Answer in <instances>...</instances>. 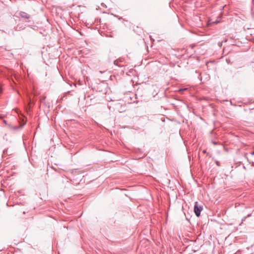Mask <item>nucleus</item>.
<instances>
[{
	"instance_id": "obj_4",
	"label": "nucleus",
	"mask_w": 254,
	"mask_h": 254,
	"mask_svg": "<svg viewBox=\"0 0 254 254\" xmlns=\"http://www.w3.org/2000/svg\"><path fill=\"white\" fill-rule=\"evenodd\" d=\"M186 89H179V91H184L185 90H186Z\"/></svg>"
},
{
	"instance_id": "obj_7",
	"label": "nucleus",
	"mask_w": 254,
	"mask_h": 254,
	"mask_svg": "<svg viewBox=\"0 0 254 254\" xmlns=\"http://www.w3.org/2000/svg\"><path fill=\"white\" fill-rule=\"evenodd\" d=\"M216 164H217L218 166H219V162H218V161H217V162H216Z\"/></svg>"
},
{
	"instance_id": "obj_2",
	"label": "nucleus",
	"mask_w": 254,
	"mask_h": 254,
	"mask_svg": "<svg viewBox=\"0 0 254 254\" xmlns=\"http://www.w3.org/2000/svg\"><path fill=\"white\" fill-rule=\"evenodd\" d=\"M19 14L22 18L25 19H29L30 17V15L28 13L23 11H20Z\"/></svg>"
},
{
	"instance_id": "obj_8",
	"label": "nucleus",
	"mask_w": 254,
	"mask_h": 254,
	"mask_svg": "<svg viewBox=\"0 0 254 254\" xmlns=\"http://www.w3.org/2000/svg\"><path fill=\"white\" fill-rule=\"evenodd\" d=\"M251 154H252V155H254V152H253L252 153H251Z\"/></svg>"
},
{
	"instance_id": "obj_3",
	"label": "nucleus",
	"mask_w": 254,
	"mask_h": 254,
	"mask_svg": "<svg viewBox=\"0 0 254 254\" xmlns=\"http://www.w3.org/2000/svg\"><path fill=\"white\" fill-rule=\"evenodd\" d=\"M118 62H118V60H115V61H114V64H116V65H118Z\"/></svg>"
},
{
	"instance_id": "obj_5",
	"label": "nucleus",
	"mask_w": 254,
	"mask_h": 254,
	"mask_svg": "<svg viewBox=\"0 0 254 254\" xmlns=\"http://www.w3.org/2000/svg\"><path fill=\"white\" fill-rule=\"evenodd\" d=\"M202 152L203 153H205L206 152V150H203Z\"/></svg>"
},
{
	"instance_id": "obj_1",
	"label": "nucleus",
	"mask_w": 254,
	"mask_h": 254,
	"mask_svg": "<svg viewBox=\"0 0 254 254\" xmlns=\"http://www.w3.org/2000/svg\"><path fill=\"white\" fill-rule=\"evenodd\" d=\"M202 210V206L201 205H198V202H195L194 206V212L197 217H199L200 216Z\"/></svg>"
},
{
	"instance_id": "obj_9",
	"label": "nucleus",
	"mask_w": 254,
	"mask_h": 254,
	"mask_svg": "<svg viewBox=\"0 0 254 254\" xmlns=\"http://www.w3.org/2000/svg\"><path fill=\"white\" fill-rule=\"evenodd\" d=\"M253 165H254V162H253Z\"/></svg>"
},
{
	"instance_id": "obj_6",
	"label": "nucleus",
	"mask_w": 254,
	"mask_h": 254,
	"mask_svg": "<svg viewBox=\"0 0 254 254\" xmlns=\"http://www.w3.org/2000/svg\"><path fill=\"white\" fill-rule=\"evenodd\" d=\"M3 122H4V123L5 124H7V123H6V121H5V120H4V121H3Z\"/></svg>"
}]
</instances>
